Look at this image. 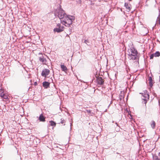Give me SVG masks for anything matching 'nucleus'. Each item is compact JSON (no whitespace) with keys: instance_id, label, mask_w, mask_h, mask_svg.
Segmentation results:
<instances>
[{"instance_id":"obj_1","label":"nucleus","mask_w":160,"mask_h":160,"mask_svg":"<svg viewBox=\"0 0 160 160\" xmlns=\"http://www.w3.org/2000/svg\"><path fill=\"white\" fill-rule=\"evenodd\" d=\"M128 58L130 60H138V63L139 57L138 56V52L137 49L133 46H132L128 49Z\"/></svg>"},{"instance_id":"obj_2","label":"nucleus","mask_w":160,"mask_h":160,"mask_svg":"<svg viewBox=\"0 0 160 160\" xmlns=\"http://www.w3.org/2000/svg\"><path fill=\"white\" fill-rule=\"evenodd\" d=\"M63 19H61V23L66 27H70L73 21L75 19V17L69 15H66Z\"/></svg>"},{"instance_id":"obj_3","label":"nucleus","mask_w":160,"mask_h":160,"mask_svg":"<svg viewBox=\"0 0 160 160\" xmlns=\"http://www.w3.org/2000/svg\"><path fill=\"white\" fill-rule=\"evenodd\" d=\"M54 16L56 18L58 17L61 19H63V18L67 15L65 12L61 8V6L60 5L58 8L55 9L54 11Z\"/></svg>"},{"instance_id":"obj_4","label":"nucleus","mask_w":160,"mask_h":160,"mask_svg":"<svg viewBox=\"0 0 160 160\" xmlns=\"http://www.w3.org/2000/svg\"><path fill=\"white\" fill-rule=\"evenodd\" d=\"M96 83L97 84L100 85H102L104 83V80L102 78L98 76H96Z\"/></svg>"},{"instance_id":"obj_5","label":"nucleus","mask_w":160,"mask_h":160,"mask_svg":"<svg viewBox=\"0 0 160 160\" xmlns=\"http://www.w3.org/2000/svg\"><path fill=\"white\" fill-rule=\"evenodd\" d=\"M50 70L48 69H45L42 71L41 75L42 77H46L49 73Z\"/></svg>"},{"instance_id":"obj_6","label":"nucleus","mask_w":160,"mask_h":160,"mask_svg":"<svg viewBox=\"0 0 160 160\" xmlns=\"http://www.w3.org/2000/svg\"><path fill=\"white\" fill-rule=\"evenodd\" d=\"M149 95L148 94L145 95V96H142V99L143 100L142 101V103L146 104L147 103V100L149 99Z\"/></svg>"},{"instance_id":"obj_7","label":"nucleus","mask_w":160,"mask_h":160,"mask_svg":"<svg viewBox=\"0 0 160 160\" xmlns=\"http://www.w3.org/2000/svg\"><path fill=\"white\" fill-rule=\"evenodd\" d=\"M64 27L63 26H62L58 28H56L54 29L53 31L54 32H57L58 33L64 30Z\"/></svg>"},{"instance_id":"obj_8","label":"nucleus","mask_w":160,"mask_h":160,"mask_svg":"<svg viewBox=\"0 0 160 160\" xmlns=\"http://www.w3.org/2000/svg\"><path fill=\"white\" fill-rule=\"evenodd\" d=\"M39 60L40 62H42L43 64H46L47 61L46 58H45L43 56L40 57L39 58Z\"/></svg>"},{"instance_id":"obj_9","label":"nucleus","mask_w":160,"mask_h":160,"mask_svg":"<svg viewBox=\"0 0 160 160\" xmlns=\"http://www.w3.org/2000/svg\"><path fill=\"white\" fill-rule=\"evenodd\" d=\"M46 117H45L42 113H41L39 115L38 118V120L40 122H44L46 121Z\"/></svg>"},{"instance_id":"obj_10","label":"nucleus","mask_w":160,"mask_h":160,"mask_svg":"<svg viewBox=\"0 0 160 160\" xmlns=\"http://www.w3.org/2000/svg\"><path fill=\"white\" fill-rule=\"evenodd\" d=\"M42 86L45 88H48L50 87V83L47 81H44L42 82Z\"/></svg>"},{"instance_id":"obj_11","label":"nucleus","mask_w":160,"mask_h":160,"mask_svg":"<svg viewBox=\"0 0 160 160\" xmlns=\"http://www.w3.org/2000/svg\"><path fill=\"white\" fill-rule=\"evenodd\" d=\"M124 6L126 8L127 11L129 12L130 11L131 8L130 7V4H129L128 3L125 2Z\"/></svg>"},{"instance_id":"obj_12","label":"nucleus","mask_w":160,"mask_h":160,"mask_svg":"<svg viewBox=\"0 0 160 160\" xmlns=\"http://www.w3.org/2000/svg\"><path fill=\"white\" fill-rule=\"evenodd\" d=\"M60 67L62 71L66 72L68 71L67 67L64 64H61Z\"/></svg>"},{"instance_id":"obj_13","label":"nucleus","mask_w":160,"mask_h":160,"mask_svg":"<svg viewBox=\"0 0 160 160\" xmlns=\"http://www.w3.org/2000/svg\"><path fill=\"white\" fill-rule=\"evenodd\" d=\"M50 125L52 126L55 127L56 125V123L53 121H49Z\"/></svg>"},{"instance_id":"obj_14","label":"nucleus","mask_w":160,"mask_h":160,"mask_svg":"<svg viewBox=\"0 0 160 160\" xmlns=\"http://www.w3.org/2000/svg\"><path fill=\"white\" fill-rule=\"evenodd\" d=\"M155 57H158L160 56V52L159 51H156L155 53H153Z\"/></svg>"},{"instance_id":"obj_15","label":"nucleus","mask_w":160,"mask_h":160,"mask_svg":"<svg viewBox=\"0 0 160 160\" xmlns=\"http://www.w3.org/2000/svg\"><path fill=\"white\" fill-rule=\"evenodd\" d=\"M156 125V123L155 121H152V123L151 124V127L153 129H154L155 128V126Z\"/></svg>"},{"instance_id":"obj_16","label":"nucleus","mask_w":160,"mask_h":160,"mask_svg":"<svg viewBox=\"0 0 160 160\" xmlns=\"http://www.w3.org/2000/svg\"><path fill=\"white\" fill-rule=\"evenodd\" d=\"M156 21L157 22V23H158L159 24H160V11H159V13L157 18Z\"/></svg>"},{"instance_id":"obj_17","label":"nucleus","mask_w":160,"mask_h":160,"mask_svg":"<svg viewBox=\"0 0 160 160\" xmlns=\"http://www.w3.org/2000/svg\"><path fill=\"white\" fill-rule=\"evenodd\" d=\"M84 42L86 44H87L88 46H90V42L88 40H85L84 41Z\"/></svg>"},{"instance_id":"obj_18","label":"nucleus","mask_w":160,"mask_h":160,"mask_svg":"<svg viewBox=\"0 0 160 160\" xmlns=\"http://www.w3.org/2000/svg\"><path fill=\"white\" fill-rule=\"evenodd\" d=\"M4 94L3 90L1 88H0V96L2 97L3 96Z\"/></svg>"},{"instance_id":"obj_19","label":"nucleus","mask_w":160,"mask_h":160,"mask_svg":"<svg viewBox=\"0 0 160 160\" xmlns=\"http://www.w3.org/2000/svg\"><path fill=\"white\" fill-rule=\"evenodd\" d=\"M152 157L154 160H158L159 159L158 158V156L156 155H153Z\"/></svg>"},{"instance_id":"obj_20","label":"nucleus","mask_w":160,"mask_h":160,"mask_svg":"<svg viewBox=\"0 0 160 160\" xmlns=\"http://www.w3.org/2000/svg\"><path fill=\"white\" fill-rule=\"evenodd\" d=\"M2 98L5 99H7L8 98V96L7 95H5V94H4L3 96L2 97Z\"/></svg>"},{"instance_id":"obj_21","label":"nucleus","mask_w":160,"mask_h":160,"mask_svg":"<svg viewBox=\"0 0 160 160\" xmlns=\"http://www.w3.org/2000/svg\"><path fill=\"white\" fill-rule=\"evenodd\" d=\"M149 85L151 88L153 86V80L149 81Z\"/></svg>"},{"instance_id":"obj_22","label":"nucleus","mask_w":160,"mask_h":160,"mask_svg":"<svg viewBox=\"0 0 160 160\" xmlns=\"http://www.w3.org/2000/svg\"><path fill=\"white\" fill-rule=\"evenodd\" d=\"M65 121L62 118H61V122L60 123L62 124H63L65 123Z\"/></svg>"},{"instance_id":"obj_23","label":"nucleus","mask_w":160,"mask_h":160,"mask_svg":"<svg viewBox=\"0 0 160 160\" xmlns=\"http://www.w3.org/2000/svg\"><path fill=\"white\" fill-rule=\"evenodd\" d=\"M155 57L153 53L152 54L150 55V59H152L153 58V57Z\"/></svg>"},{"instance_id":"obj_24","label":"nucleus","mask_w":160,"mask_h":160,"mask_svg":"<svg viewBox=\"0 0 160 160\" xmlns=\"http://www.w3.org/2000/svg\"><path fill=\"white\" fill-rule=\"evenodd\" d=\"M119 99L120 100H121L124 98L123 95H119Z\"/></svg>"},{"instance_id":"obj_25","label":"nucleus","mask_w":160,"mask_h":160,"mask_svg":"<svg viewBox=\"0 0 160 160\" xmlns=\"http://www.w3.org/2000/svg\"><path fill=\"white\" fill-rule=\"evenodd\" d=\"M86 111L88 113L90 114H91V111L90 110H86Z\"/></svg>"},{"instance_id":"obj_26","label":"nucleus","mask_w":160,"mask_h":160,"mask_svg":"<svg viewBox=\"0 0 160 160\" xmlns=\"http://www.w3.org/2000/svg\"><path fill=\"white\" fill-rule=\"evenodd\" d=\"M148 81H152V78L151 77H149L148 78Z\"/></svg>"},{"instance_id":"obj_27","label":"nucleus","mask_w":160,"mask_h":160,"mask_svg":"<svg viewBox=\"0 0 160 160\" xmlns=\"http://www.w3.org/2000/svg\"><path fill=\"white\" fill-rule=\"evenodd\" d=\"M57 26L58 27L57 28H58L60 27H61L62 26L61 25V24L59 23L57 24Z\"/></svg>"},{"instance_id":"obj_28","label":"nucleus","mask_w":160,"mask_h":160,"mask_svg":"<svg viewBox=\"0 0 160 160\" xmlns=\"http://www.w3.org/2000/svg\"><path fill=\"white\" fill-rule=\"evenodd\" d=\"M70 131H71V129H72V123H70Z\"/></svg>"},{"instance_id":"obj_29","label":"nucleus","mask_w":160,"mask_h":160,"mask_svg":"<svg viewBox=\"0 0 160 160\" xmlns=\"http://www.w3.org/2000/svg\"><path fill=\"white\" fill-rule=\"evenodd\" d=\"M34 85L35 86H36L38 85V83L37 82H35L34 83Z\"/></svg>"},{"instance_id":"obj_30","label":"nucleus","mask_w":160,"mask_h":160,"mask_svg":"<svg viewBox=\"0 0 160 160\" xmlns=\"http://www.w3.org/2000/svg\"><path fill=\"white\" fill-rule=\"evenodd\" d=\"M94 113L93 112H91V114H90V115L92 116L94 114Z\"/></svg>"},{"instance_id":"obj_31","label":"nucleus","mask_w":160,"mask_h":160,"mask_svg":"<svg viewBox=\"0 0 160 160\" xmlns=\"http://www.w3.org/2000/svg\"><path fill=\"white\" fill-rule=\"evenodd\" d=\"M158 103H159V105H160V102L159 100L158 101Z\"/></svg>"},{"instance_id":"obj_32","label":"nucleus","mask_w":160,"mask_h":160,"mask_svg":"<svg viewBox=\"0 0 160 160\" xmlns=\"http://www.w3.org/2000/svg\"><path fill=\"white\" fill-rule=\"evenodd\" d=\"M72 28H70V30L71 31V30L72 29Z\"/></svg>"},{"instance_id":"obj_33","label":"nucleus","mask_w":160,"mask_h":160,"mask_svg":"<svg viewBox=\"0 0 160 160\" xmlns=\"http://www.w3.org/2000/svg\"><path fill=\"white\" fill-rule=\"evenodd\" d=\"M81 1L80 0H79V2L80 3H81Z\"/></svg>"},{"instance_id":"obj_34","label":"nucleus","mask_w":160,"mask_h":160,"mask_svg":"<svg viewBox=\"0 0 160 160\" xmlns=\"http://www.w3.org/2000/svg\"><path fill=\"white\" fill-rule=\"evenodd\" d=\"M112 101H111L110 102V104L112 103Z\"/></svg>"},{"instance_id":"obj_35","label":"nucleus","mask_w":160,"mask_h":160,"mask_svg":"<svg viewBox=\"0 0 160 160\" xmlns=\"http://www.w3.org/2000/svg\"><path fill=\"white\" fill-rule=\"evenodd\" d=\"M128 0L130 1H132V0Z\"/></svg>"},{"instance_id":"obj_36","label":"nucleus","mask_w":160,"mask_h":160,"mask_svg":"<svg viewBox=\"0 0 160 160\" xmlns=\"http://www.w3.org/2000/svg\"><path fill=\"white\" fill-rule=\"evenodd\" d=\"M116 124H117V126L118 125V124H117V123H116Z\"/></svg>"},{"instance_id":"obj_37","label":"nucleus","mask_w":160,"mask_h":160,"mask_svg":"<svg viewBox=\"0 0 160 160\" xmlns=\"http://www.w3.org/2000/svg\"><path fill=\"white\" fill-rule=\"evenodd\" d=\"M39 54H41V53H39Z\"/></svg>"},{"instance_id":"obj_38","label":"nucleus","mask_w":160,"mask_h":160,"mask_svg":"<svg viewBox=\"0 0 160 160\" xmlns=\"http://www.w3.org/2000/svg\"><path fill=\"white\" fill-rule=\"evenodd\" d=\"M121 10L122 11V9H121Z\"/></svg>"},{"instance_id":"obj_39","label":"nucleus","mask_w":160,"mask_h":160,"mask_svg":"<svg viewBox=\"0 0 160 160\" xmlns=\"http://www.w3.org/2000/svg\"><path fill=\"white\" fill-rule=\"evenodd\" d=\"M158 160H160V159H159Z\"/></svg>"}]
</instances>
